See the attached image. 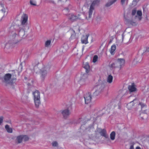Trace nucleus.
Here are the masks:
<instances>
[{
	"instance_id": "obj_22",
	"label": "nucleus",
	"mask_w": 149,
	"mask_h": 149,
	"mask_svg": "<svg viewBox=\"0 0 149 149\" xmlns=\"http://www.w3.org/2000/svg\"><path fill=\"white\" fill-rule=\"evenodd\" d=\"M113 77L111 75H109L107 78V82L109 83H111L113 81Z\"/></svg>"
},
{
	"instance_id": "obj_36",
	"label": "nucleus",
	"mask_w": 149,
	"mask_h": 149,
	"mask_svg": "<svg viewBox=\"0 0 149 149\" xmlns=\"http://www.w3.org/2000/svg\"><path fill=\"white\" fill-rule=\"evenodd\" d=\"M140 105H141V107L142 108L144 107L145 106V105L144 104H143L141 103L140 104Z\"/></svg>"
},
{
	"instance_id": "obj_30",
	"label": "nucleus",
	"mask_w": 149,
	"mask_h": 149,
	"mask_svg": "<svg viewBox=\"0 0 149 149\" xmlns=\"http://www.w3.org/2000/svg\"><path fill=\"white\" fill-rule=\"evenodd\" d=\"M128 0H121V3L122 5L127 4Z\"/></svg>"
},
{
	"instance_id": "obj_20",
	"label": "nucleus",
	"mask_w": 149,
	"mask_h": 149,
	"mask_svg": "<svg viewBox=\"0 0 149 149\" xmlns=\"http://www.w3.org/2000/svg\"><path fill=\"white\" fill-rule=\"evenodd\" d=\"M135 100H134L133 101L130 102L129 103H128L127 105V107L128 109L130 110L131 109L133 106H134V102L135 101Z\"/></svg>"
},
{
	"instance_id": "obj_40",
	"label": "nucleus",
	"mask_w": 149,
	"mask_h": 149,
	"mask_svg": "<svg viewBox=\"0 0 149 149\" xmlns=\"http://www.w3.org/2000/svg\"><path fill=\"white\" fill-rule=\"evenodd\" d=\"M109 109H108V110H107L106 112H105V113H109Z\"/></svg>"
},
{
	"instance_id": "obj_19",
	"label": "nucleus",
	"mask_w": 149,
	"mask_h": 149,
	"mask_svg": "<svg viewBox=\"0 0 149 149\" xmlns=\"http://www.w3.org/2000/svg\"><path fill=\"white\" fill-rule=\"evenodd\" d=\"M53 148L54 149H58V144L57 141H54L52 143Z\"/></svg>"
},
{
	"instance_id": "obj_10",
	"label": "nucleus",
	"mask_w": 149,
	"mask_h": 149,
	"mask_svg": "<svg viewBox=\"0 0 149 149\" xmlns=\"http://www.w3.org/2000/svg\"><path fill=\"white\" fill-rule=\"evenodd\" d=\"M136 13V15L135 16L136 18H138L139 20H140L141 19L142 12L141 10H138L136 11V9H134L132 10V15H135Z\"/></svg>"
},
{
	"instance_id": "obj_21",
	"label": "nucleus",
	"mask_w": 149,
	"mask_h": 149,
	"mask_svg": "<svg viewBox=\"0 0 149 149\" xmlns=\"http://www.w3.org/2000/svg\"><path fill=\"white\" fill-rule=\"evenodd\" d=\"M83 67L86 69V72L87 73L90 70V66L88 63H85L83 65Z\"/></svg>"
},
{
	"instance_id": "obj_27",
	"label": "nucleus",
	"mask_w": 149,
	"mask_h": 149,
	"mask_svg": "<svg viewBox=\"0 0 149 149\" xmlns=\"http://www.w3.org/2000/svg\"><path fill=\"white\" fill-rule=\"evenodd\" d=\"M98 56L97 55H95L93 58L92 61L94 63H96L98 61Z\"/></svg>"
},
{
	"instance_id": "obj_34",
	"label": "nucleus",
	"mask_w": 149,
	"mask_h": 149,
	"mask_svg": "<svg viewBox=\"0 0 149 149\" xmlns=\"http://www.w3.org/2000/svg\"><path fill=\"white\" fill-rule=\"evenodd\" d=\"M139 0H133L132 1V4L134 6H135L137 3L139 1Z\"/></svg>"
},
{
	"instance_id": "obj_3",
	"label": "nucleus",
	"mask_w": 149,
	"mask_h": 149,
	"mask_svg": "<svg viewBox=\"0 0 149 149\" xmlns=\"http://www.w3.org/2000/svg\"><path fill=\"white\" fill-rule=\"evenodd\" d=\"M125 60L122 58H118L114 63L111 64L110 67L112 69L117 68L118 70H120L124 65Z\"/></svg>"
},
{
	"instance_id": "obj_17",
	"label": "nucleus",
	"mask_w": 149,
	"mask_h": 149,
	"mask_svg": "<svg viewBox=\"0 0 149 149\" xmlns=\"http://www.w3.org/2000/svg\"><path fill=\"white\" fill-rule=\"evenodd\" d=\"M128 89L130 92H134L136 90V88L134 84L129 85L128 86Z\"/></svg>"
},
{
	"instance_id": "obj_7",
	"label": "nucleus",
	"mask_w": 149,
	"mask_h": 149,
	"mask_svg": "<svg viewBox=\"0 0 149 149\" xmlns=\"http://www.w3.org/2000/svg\"><path fill=\"white\" fill-rule=\"evenodd\" d=\"M87 74H82L80 78H76L75 80L78 82L81 85L85 84L88 80Z\"/></svg>"
},
{
	"instance_id": "obj_23",
	"label": "nucleus",
	"mask_w": 149,
	"mask_h": 149,
	"mask_svg": "<svg viewBox=\"0 0 149 149\" xmlns=\"http://www.w3.org/2000/svg\"><path fill=\"white\" fill-rule=\"evenodd\" d=\"M142 58L141 56H138L137 58H135L134 60L133 63H134L140 62L142 60Z\"/></svg>"
},
{
	"instance_id": "obj_4",
	"label": "nucleus",
	"mask_w": 149,
	"mask_h": 149,
	"mask_svg": "<svg viewBox=\"0 0 149 149\" xmlns=\"http://www.w3.org/2000/svg\"><path fill=\"white\" fill-rule=\"evenodd\" d=\"M100 2V0H94L91 4L88 11V17H86V18L88 20L89 18L92 17V15L95 9V6H97Z\"/></svg>"
},
{
	"instance_id": "obj_1",
	"label": "nucleus",
	"mask_w": 149,
	"mask_h": 149,
	"mask_svg": "<svg viewBox=\"0 0 149 149\" xmlns=\"http://www.w3.org/2000/svg\"><path fill=\"white\" fill-rule=\"evenodd\" d=\"M28 18V15L23 13L20 20V24L15 26H11L9 29L8 31L12 34L13 43H17L22 39L26 37V35L25 34L24 28L27 25Z\"/></svg>"
},
{
	"instance_id": "obj_35",
	"label": "nucleus",
	"mask_w": 149,
	"mask_h": 149,
	"mask_svg": "<svg viewBox=\"0 0 149 149\" xmlns=\"http://www.w3.org/2000/svg\"><path fill=\"white\" fill-rule=\"evenodd\" d=\"M3 116H0V125H1L3 123Z\"/></svg>"
},
{
	"instance_id": "obj_18",
	"label": "nucleus",
	"mask_w": 149,
	"mask_h": 149,
	"mask_svg": "<svg viewBox=\"0 0 149 149\" xmlns=\"http://www.w3.org/2000/svg\"><path fill=\"white\" fill-rule=\"evenodd\" d=\"M72 32H73V34L71 35V37L70 38V40L71 41L72 40H73V42H77V38L76 37V34L74 31L73 30H72Z\"/></svg>"
},
{
	"instance_id": "obj_2",
	"label": "nucleus",
	"mask_w": 149,
	"mask_h": 149,
	"mask_svg": "<svg viewBox=\"0 0 149 149\" xmlns=\"http://www.w3.org/2000/svg\"><path fill=\"white\" fill-rule=\"evenodd\" d=\"M16 75L15 73H8L5 74L3 81L6 84H12L14 83L16 80Z\"/></svg>"
},
{
	"instance_id": "obj_47",
	"label": "nucleus",
	"mask_w": 149,
	"mask_h": 149,
	"mask_svg": "<svg viewBox=\"0 0 149 149\" xmlns=\"http://www.w3.org/2000/svg\"><path fill=\"white\" fill-rule=\"evenodd\" d=\"M29 85H30L29 84H28V85H29Z\"/></svg>"
},
{
	"instance_id": "obj_12",
	"label": "nucleus",
	"mask_w": 149,
	"mask_h": 149,
	"mask_svg": "<svg viewBox=\"0 0 149 149\" xmlns=\"http://www.w3.org/2000/svg\"><path fill=\"white\" fill-rule=\"evenodd\" d=\"M98 131L101 136L105 138H107L108 137V135L107 134L106 131L105 129H99Z\"/></svg>"
},
{
	"instance_id": "obj_28",
	"label": "nucleus",
	"mask_w": 149,
	"mask_h": 149,
	"mask_svg": "<svg viewBox=\"0 0 149 149\" xmlns=\"http://www.w3.org/2000/svg\"><path fill=\"white\" fill-rule=\"evenodd\" d=\"M117 0H112L110 2L107 3L106 4V6L107 7H109L111 6L114 2H115Z\"/></svg>"
},
{
	"instance_id": "obj_24",
	"label": "nucleus",
	"mask_w": 149,
	"mask_h": 149,
	"mask_svg": "<svg viewBox=\"0 0 149 149\" xmlns=\"http://www.w3.org/2000/svg\"><path fill=\"white\" fill-rule=\"evenodd\" d=\"M17 141L18 143H20L22 142L23 140L22 135H20L17 137Z\"/></svg>"
},
{
	"instance_id": "obj_5",
	"label": "nucleus",
	"mask_w": 149,
	"mask_h": 149,
	"mask_svg": "<svg viewBox=\"0 0 149 149\" xmlns=\"http://www.w3.org/2000/svg\"><path fill=\"white\" fill-rule=\"evenodd\" d=\"M33 94L35 105L38 107L40 104V93L38 91L36 90L33 92Z\"/></svg>"
},
{
	"instance_id": "obj_8",
	"label": "nucleus",
	"mask_w": 149,
	"mask_h": 149,
	"mask_svg": "<svg viewBox=\"0 0 149 149\" xmlns=\"http://www.w3.org/2000/svg\"><path fill=\"white\" fill-rule=\"evenodd\" d=\"M7 14V9L4 7L2 4H0V22L3 17Z\"/></svg>"
},
{
	"instance_id": "obj_31",
	"label": "nucleus",
	"mask_w": 149,
	"mask_h": 149,
	"mask_svg": "<svg viewBox=\"0 0 149 149\" xmlns=\"http://www.w3.org/2000/svg\"><path fill=\"white\" fill-rule=\"evenodd\" d=\"M30 4L31 5L33 6H36V1L33 0H31L30 1Z\"/></svg>"
},
{
	"instance_id": "obj_9",
	"label": "nucleus",
	"mask_w": 149,
	"mask_h": 149,
	"mask_svg": "<svg viewBox=\"0 0 149 149\" xmlns=\"http://www.w3.org/2000/svg\"><path fill=\"white\" fill-rule=\"evenodd\" d=\"M84 98L85 103L86 104H88L91 102V100L92 97L91 94L89 93H86L84 95Z\"/></svg>"
},
{
	"instance_id": "obj_32",
	"label": "nucleus",
	"mask_w": 149,
	"mask_h": 149,
	"mask_svg": "<svg viewBox=\"0 0 149 149\" xmlns=\"http://www.w3.org/2000/svg\"><path fill=\"white\" fill-rule=\"evenodd\" d=\"M22 135V139L23 141H26L28 140L29 139V137L28 136L26 135Z\"/></svg>"
},
{
	"instance_id": "obj_38",
	"label": "nucleus",
	"mask_w": 149,
	"mask_h": 149,
	"mask_svg": "<svg viewBox=\"0 0 149 149\" xmlns=\"http://www.w3.org/2000/svg\"><path fill=\"white\" fill-rule=\"evenodd\" d=\"M97 20L98 21H100L101 20V17H97Z\"/></svg>"
},
{
	"instance_id": "obj_45",
	"label": "nucleus",
	"mask_w": 149,
	"mask_h": 149,
	"mask_svg": "<svg viewBox=\"0 0 149 149\" xmlns=\"http://www.w3.org/2000/svg\"><path fill=\"white\" fill-rule=\"evenodd\" d=\"M120 28H121V27H122V26H120Z\"/></svg>"
},
{
	"instance_id": "obj_29",
	"label": "nucleus",
	"mask_w": 149,
	"mask_h": 149,
	"mask_svg": "<svg viewBox=\"0 0 149 149\" xmlns=\"http://www.w3.org/2000/svg\"><path fill=\"white\" fill-rule=\"evenodd\" d=\"M51 42L50 40H48L45 43V46L46 47H49L50 45Z\"/></svg>"
},
{
	"instance_id": "obj_13",
	"label": "nucleus",
	"mask_w": 149,
	"mask_h": 149,
	"mask_svg": "<svg viewBox=\"0 0 149 149\" xmlns=\"http://www.w3.org/2000/svg\"><path fill=\"white\" fill-rule=\"evenodd\" d=\"M63 117L65 118H67L70 114V112L68 109H66L62 111L61 112Z\"/></svg>"
},
{
	"instance_id": "obj_26",
	"label": "nucleus",
	"mask_w": 149,
	"mask_h": 149,
	"mask_svg": "<svg viewBox=\"0 0 149 149\" xmlns=\"http://www.w3.org/2000/svg\"><path fill=\"white\" fill-rule=\"evenodd\" d=\"M115 133L114 132H112L110 134V139L111 140H114L115 139Z\"/></svg>"
},
{
	"instance_id": "obj_43",
	"label": "nucleus",
	"mask_w": 149,
	"mask_h": 149,
	"mask_svg": "<svg viewBox=\"0 0 149 149\" xmlns=\"http://www.w3.org/2000/svg\"><path fill=\"white\" fill-rule=\"evenodd\" d=\"M122 41H123V39L124 37V35H123V34H122Z\"/></svg>"
},
{
	"instance_id": "obj_16",
	"label": "nucleus",
	"mask_w": 149,
	"mask_h": 149,
	"mask_svg": "<svg viewBox=\"0 0 149 149\" xmlns=\"http://www.w3.org/2000/svg\"><path fill=\"white\" fill-rule=\"evenodd\" d=\"M116 49V46L115 45H113L111 46L109 49V52L111 55H113L114 54Z\"/></svg>"
},
{
	"instance_id": "obj_33",
	"label": "nucleus",
	"mask_w": 149,
	"mask_h": 149,
	"mask_svg": "<svg viewBox=\"0 0 149 149\" xmlns=\"http://www.w3.org/2000/svg\"><path fill=\"white\" fill-rule=\"evenodd\" d=\"M63 48H64L65 50H66L68 49V46L67 44L65 43L63 45Z\"/></svg>"
},
{
	"instance_id": "obj_14",
	"label": "nucleus",
	"mask_w": 149,
	"mask_h": 149,
	"mask_svg": "<svg viewBox=\"0 0 149 149\" xmlns=\"http://www.w3.org/2000/svg\"><path fill=\"white\" fill-rule=\"evenodd\" d=\"M68 18L71 21H73L79 18V17L77 16H76L72 13L69 15Z\"/></svg>"
},
{
	"instance_id": "obj_42",
	"label": "nucleus",
	"mask_w": 149,
	"mask_h": 149,
	"mask_svg": "<svg viewBox=\"0 0 149 149\" xmlns=\"http://www.w3.org/2000/svg\"><path fill=\"white\" fill-rule=\"evenodd\" d=\"M136 149H141V148L139 147H137L136 148Z\"/></svg>"
},
{
	"instance_id": "obj_37",
	"label": "nucleus",
	"mask_w": 149,
	"mask_h": 149,
	"mask_svg": "<svg viewBox=\"0 0 149 149\" xmlns=\"http://www.w3.org/2000/svg\"><path fill=\"white\" fill-rule=\"evenodd\" d=\"M129 149H134V146L133 145H131Z\"/></svg>"
},
{
	"instance_id": "obj_39",
	"label": "nucleus",
	"mask_w": 149,
	"mask_h": 149,
	"mask_svg": "<svg viewBox=\"0 0 149 149\" xmlns=\"http://www.w3.org/2000/svg\"><path fill=\"white\" fill-rule=\"evenodd\" d=\"M121 104L120 103L118 104V108L120 109L121 108Z\"/></svg>"
},
{
	"instance_id": "obj_25",
	"label": "nucleus",
	"mask_w": 149,
	"mask_h": 149,
	"mask_svg": "<svg viewBox=\"0 0 149 149\" xmlns=\"http://www.w3.org/2000/svg\"><path fill=\"white\" fill-rule=\"evenodd\" d=\"M5 127L8 132L9 133H12V132L13 130L12 128L10 127L8 125H6Z\"/></svg>"
},
{
	"instance_id": "obj_44",
	"label": "nucleus",
	"mask_w": 149,
	"mask_h": 149,
	"mask_svg": "<svg viewBox=\"0 0 149 149\" xmlns=\"http://www.w3.org/2000/svg\"><path fill=\"white\" fill-rule=\"evenodd\" d=\"M107 109V108L105 107L104 109L103 110V111H104V110H106Z\"/></svg>"
},
{
	"instance_id": "obj_6",
	"label": "nucleus",
	"mask_w": 149,
	"mask_h": 149,
	"mask_svg": "<svg viewBox=\"0 0 149 149\" xmlns=\"http://www.w3.org/2000/svg\"><path fill=\"white\" fill-rule=\"evenodd\" d=\"M99 82L100 84H97L93 88V90L94 91V92H93V95L94 96L98 95L104 87V85L102 84V82L100 81H99Z\"/></svg>"
},
{
	"instance_id": "obj_15",
	"label": "nucleus",
	"mask_w": 149,
	"mask_h": 149,
	"mask_svg": "<svg viewBox=\"0 0 149 149\" xmlns=\"http://www.w3.org/2000/svg\"><path fill=\"white\" fill-rule=\"evenodd\" d=\"M88 34H87L83 36L81 39V41L82 43L86 44L88 43Z\"/></svg>"
},
{
	"instance_id": "obj_11",
	"label": "nucleus",
	"mask_w": 149,
	"mask_h": 149,
	"mask_svg": "<svg viewBox=\"0 0 149 149\" xmlns=\"http://www.w3.org/2000/svg\"><path fill=\"white\" fill-rule=\"evenodd\" d=\"M40 78L42 81H44L47 76V72L44 69L41 70Z\"/></svg>"
},
{
	"instance_id": "obj_41",
	"label": "nucleus",
	"mask_w": 149,
	"mask_h": 149,
	"mask_svg": "<svg viewBox=\"0 0 149 149\" xmlns=\"http://www.w3.org/2000/svg\"><path fill=\"white\" fill-rule=\"evenodd\" d=\"M146 51L147 52H149V47L146 49Z\"/></svg>"
},
{
	"instance_id": "obj_46",
	"label": "nucleus",
	"mask_w": 149,
	"mask_h": 149,
	"mask_svg": "<svg viewBox=\"0 0 149 149\" xmlns=\"http://www.w3.org/2000/svg\"><path fill=\"white\" fill-rule=\"evenodd\" d=\"M8 45V44H6V45Z\"/></svg>"
}]
</instances>
